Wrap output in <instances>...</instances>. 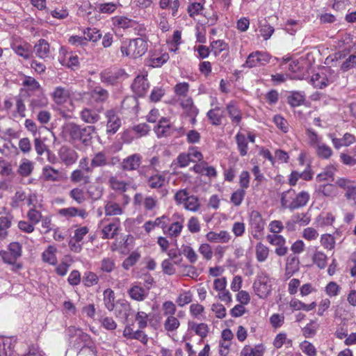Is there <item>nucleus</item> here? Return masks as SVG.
I'll use <instances>...</instances> for the list:
<instances>
[{
  "mask_svg": "<svg viewBox=\"0 0 356 356\" xmlns=\"http://www.w3.org/2000/svg\"><path fill=\"white\" fill-rule=\"evenodd\" d=\"M169 55L167 53H163L157 57L152 55L149 58V65L153 67H159L165 63L169 60Z\"/></svg>",
  "mask_w": 356,
  "mask_h": 356,
  "instance_id": "obj_56",
  "label": "nucleus"
},
{
  "mask_svg": "<svg viewBox=\"0 0 356 356\" xmlns=\"http://www.w3.org/2000/svg\"><path fill=\"white\" fill-rule=\"evenodd\" d=\"M188 325L189 327L201 338H204L207 336L209 332V327L206 323H201L197 324L195 323L191 322L188 323Z\"/></svg>",
  "mask_w": 356,
  "mask_h": 356,
  "instance_id": "obj_46",
  "label": "nucleus"
},
{
  "mask_svg": "<svg viewBox=\"0 0 356 356\" xmlns=\"http://www.w3.org/2000/svg\"><path fill=\"white\" fill-rule=\"evenodd\" d=\"M245 196V190L242 188H238L232 194L230 201L234 206L238 207L241 204Z\"/></svg>",
  "mask_w": 356,
  "mask_h": 356,
  "instance_id": "obj_63",
  "label": "nucleus"
},
{
  "mask_svg": "<svg viewBox=\"0 0 356 356\" xmlns=\"http://www.w3.org/2000/svg\"><path fill=\"white\" fill-rule=\"evenodd\" d=\"M301 24L299 21L295 19H289L284 25V30L289 34L293 35L298 29L301 28Z\"/></svg>",
  "mask_w": 356,
  "mask_h": 356,
  "instance_id": "obj_60",
  "label": "nucleus"
},
{
  "mask_svg": "<svg viewBox=\"0 0 356 356\" xmlns=\"http://www.w3.org/2000/svg\"><path fill=\"white\" fill-rule=\"evenodd\" d=\"M329 136L336 149H339L343 146H349L355 141V136L349 133H346L341 138H334L332 134Z\"/></svg>",
  "mask_w": 356,
  "mask_h": 356,
  "instance_id": "obj_29",
  "label": "nucleus"
},
{
  "mask_svg": "<svg viewBox=\"0 0 356 356\" xmlns=\"http://www.w3.org/2000/svg\"><path fill=\"white\" fill-rule=\"evenodd\" d=\"M193 295L190 291H184L179 293L176 302L179 307H184L192 302Z\"/></svg>",
  "mask_w": 356,
  "mask_h": 356,
  "instance_id": "obj_64",
  "label": "nucleus"
},
{
  "mask_svg": "<svg viewBox=\"0 0 356 356\" xmlns=\"http://www.w3.org/2000/svg\"><path fill=\"white\" fill-rule=\"evenodd\" d=\"M253 287L260 298H266L271 291V285L268 283V277L266 275L259 277L254 282Z\"/></svg>",
  "mask_w": 356,
  "mask_h": 356,
  "instance_id": "obj_12",
  "label": "nucleus"
},
{
  "mask_svg": "<svg viewBox=\"0 0 356 356\" xmlns=\"http://www.w3.org/2000/svg\"><path fill=\"white\" fill-rule=\"evenodd\" d=\"M179 326L180 322L175 316H167L163 323L164 329L168 332H174L177 331Z\"/></svg>",
  "mask_w": 356,
  "mask_h": 356,
  "instance_id": "obj_43",
  "label": "nucleus"
},
{
  "mask_svg": "<svg viewBox=\"0 0 356 356\" xmlns=\"http://www.w3.org/2000/svg\"><path fill=\"white\" fill-rule=\"evenodd\" d=\"M337 79V74L330 68H326L323 72L314 74L311 82L315 88H323L332 83Z\"/></svg>",
  "mask_w": 356,
  "mask_h": 356,
  "instance_id": "obj_3",
  "label": "nucleus"
},
{
  "mask_svg": "<svg viewBox=\"0 0 356 356\" xmlns=\"http://www.w3.org/2000/svg\"><path fill=\"white\" fill-rule=\"evenodd\" d=\"M69 196L74 200L78 204H81L86 201V196L83 188L76 187L72 188L69 192Z\"/></svg>",
  "mask_w": 356,
  "mask_h": 356,
  "instance_id": "obj_44",
  "label": "nucleus"
},
{
  "mask_svg": "<svg viewBox=\"0 0 356 356\" xmlns=\"http://www.w3.org/2000/svg\"><path fill=\"white\" fill-rule=\"evenodd\" d=\"M42 175L43 179L48 181H58L61 179L60 172L50 165L43 167Z\"/></svg>",
  "mask_w": 356,
  "mask_h": 356,
  "instance_id": "obj_26",
  "label": "nucleus"
},
{
  "mask_svg": "<svg viewBox=\"0 0 356 356\" xmlns=\"http://www.w3.org/2000/svg\"><path fill=\"white\" fill-rule=\"evenodd\" d=\"M184 207L188 211L195 212L199 210L200 204L199 199L195 195H190L184 204Z\"/></svg>",
  "mask_w": 356,
  "mask_h": 356,
  "instance_id": "obj_57",
  "label": "nucleus"
},
{
  "mask_svg": "<svg viewBox=\"0 0 356 356\" xmlns=\"http://www.w3.org/2000/svg\"><path fill=\"white\" fill-rule=\"evenodd\" d=\"M58 159L66 166H70L76 163L79 154L73 148L63 145L58 152Z\"/></svg>",
  "mask_w": 356,
  "mask_h": 356,
  "instance_id": "obj_8",
  "label": "nucleus"
},
{
  "mask_svg": "<svg viewBox=\"0 0 356 356\" xmlns=\"http://www.w3.org/2000/svg\"><path fill=\"white\" fill-rule=\"evenodd\" d=\"M318 194L324 197H334L337 195V191L334 186L331 184L320 185L317 189Z\"/></svg>",
  "mask_w": 356,
  "mask_h": 356,
  "instance_id": "obj_50",
  "label": "nucleus"
},
{
  "mask_svg": "<svg viewBox=\"0 0 356 356\" xmlns=\"http://www.w3.org/2000/svg\"><path fill=\"white\" fill-rule=\"evenodd\" d=\"M104 208L106 216H120L124 212V207L114 200L106 201Z\"/></svg>",
  "mask_w": 356,
  "mask_h": 356,
  "instance_id": "obj_22",
  "label": "nucleus"
},
{
  "mask_svg": "<svg viewBox=\"0 0 356 356\" xmlns=\"http://www.w3.org/2000/svg\"><path fill=\"white\" fill-rule=\"evenodd\" d=\"M33 170V163L32 161L24 159L22 160L18 169L17 173L22 177H28L29 176Z\"/></svg>",
  "mask_w": 356,
  "mask_h": 356,
  "instance_id": "obj_42",
  "label": "nucleus"
},
{
  "mask_svg": "<svg viewBox=\"0 0 356 356\" xmlns=\"http://www.w3.org/2000/svg\"><path fill=\"white\" fill-rule=\"evenodd\" d=\"M31 45L24 43V44H14L12 48L18 56L24 59H29L32 56Z\"/></svg>",
  "mask_w": 356,
  "mask_h": 356,
  "instance_id": "obj_37",
  "label": "nucleus"
},
{
  "mask_svg": "<svg viewBox=\"0 0 356 356\" xmlns=\"http://www.w3.org/2000/svg\"><path fill=\"white\" fill-rule=\"evenodd\" d=\"M315 149L318 156L321 159H327L332 155V150L330 147L323 143Z\"/></svg>",
  "mask_w": 356,
  "mask_h": 356,
  "instance_id": "obj_59",
  "label": "nucleus"
},
{
  "mask_svg": "<svg viewBox=\"0 0 356 356\" xmlns=\"http://www.w3.org/2000/svg\"><path fill=\"white\" fill-rule=\"evenodd\" d=\"M226 111L233 124L238 125L242 120V113L236 102L232 101L226 105Z\"/></svg>",
  "mask_w": 356,
  "mask_h": 356,
  "instance_id": "obj_18",
  "label": "nucleus"
},
{
  "mask_svg": "<svg viewBox=\"0 0 356 356\" xmlns=\"http://www.w3.org/2000/svg\"><path fill=\"white\" fill-rule=\"evenodd\" d=\"M299 259L297 257L290 255L288 257L285 268V280L289 279L293 275L299 270Z\"/></svg>",
  "mask_w": 356,
  "mask_h": 356,
  "instance_id": "obj_21",
  "label": "nucleus"
},
{
  "mask_svg": "<svg viewBox=\"0 0 356 356\" xmlns=\"http://www.w3.org/2000/svg\"><path fill=\"white\" fill-rule=\"evenodd\" d=\"M238 150L241 156H244L248 152V143L245 136L238 132L235 136Z\"/></svg>",
  "mask_w": 356,
  "mask_h": 356,
  "instance_id": "obj_35",
  "label": "nucleus"
},
{
  "mask_svg": "<svg viewBox=\"0 0 356 356\" xmlns=\"http://www.w3.org/2000/svg\"><path fill=\"white\" fill-rule=\"evenodd\" d=\"M0 256L5 263L13 265L16 270L20 269L22 268L21 264H16L17 260V257L13 256V254H12L8 250L0 251Z\"/></svg>",
  "mask_w": 356,
  "mask_h": 356,
  "instance_id": "obj_54",
  "label": "nucleus"
},
{
  "mask_svg": "<svg viewBox=\"0 0 356 356\" xmlns=\"http://www.w3.org/2000/svg\"><path fill=\"white\" fill-rule=\"evenodd\" d=\"M95 131V127L92 125L81 127L80 138L78 140H81L84 145H88L92 138V134Z\"/></svg>",
  "mask_w": 356,
  "mask_h": 356,
  "instance_id": "obj_39",
  "label": "nucleus"
},
{
  "mask_svg": "<svg viewBox=\"0 0 356 356\" xmlns=\"http://www.w3.org/2000/svg\"><path fill=\"white\" fill-rule=\"evenodd\" d=\"M318 328V325L314 321H311L302 329V334L305 338H312L316 334Z\"/></svg>",
  "mask_w": 356,
  "mask_h": 356,
  "instance_id": "obj_58",
  "label": "nucleus"
},
{
  "mask_svg": "<svg viewBox=\"0 0 356 356\" xmlns=\"http://www.w3.org/2000/svg\"><path fill=\"white\" fill-rule=\"evenodd\" d=\"M115 268V259L111 257H104L99 263V269L103 273H111Z\"/></svg>",
  "mask_w": 356,
  "mask_h": 356,
  "instance_id": "obj_45",
  "label": "nucleus"
},
{
  "mask_svg": "<svg viewBox=\"0 0 356 356\" xmlns=\"http://www.w3.org/2000/svg\"><path fill=\"white\" fill-rule=\"evenodd\" d=\"M174 130H176V127L170 124L168 119L165 118H162L154 128V131L158 138L172 136L174 134Z\"/></svg>",
  "mask_w": 356,
  "mask_h": 356,
  "instance_id": "obj_14",
  "label": "nucleus"
},
{
  "mask_svg": "<svg viewBox=\"0 0 356 356\" xmlns=\"http://www.w3.org/2000/svg\"><path fill=\"white\" fill-rule=\"evenodd\" d=\"M103 300L105 307L109 310L113 311L115 307V293L111 289H106L103 293Z\"/></svg>",
  "mask_w": 356,
  "mask_h": 356,
  "instance_id": "obj_41",
  "label": "nucleus"
},
{
  "mask_svg": "<svg viewBox=\"0 0 356 356\" xmlns=\"http://www.w3.org/2000/svg\"><path fill=\"white\" fill-rule=\"evenodd\" d=\"M165 182V177L161 175L151 176L147 179L148 186L153 189L161 188L164 185Z\"/></svg>",
  "mask_w": 356,
  "mask_h": 356,
  "instance_id": "obj_52",
  "label": "nucleus"
},
{
  "mask_svg": "<svg viewBox=\"0 0 356 356\" xmlns=\"http://www.w3.org/2000/svg\"><path fill=\"white\" fill-rule=\"evenodd\" d=\"M211 51L215 56H218L222 51L229 49V45L222 40H213L210 44Z\"/></svg>",
  "mask_w": 356,
  "mask_h": 356,
  "instance_id": "obj_49",
  "label": "nucleus"
},
{
  "mask_svg": "<svg viewBox=\"0 0 356 356\" xmlns=\"http://www.w3.org/2000/svg\"><path fill=\"white\" fill-rule=\"evenodd\" d=\"M34 52L41 59L49 58L50 56L49 42L44 39H40L34 46Z\"/></svg>",
  "mask_w": 356,
  "mask_h": 356,
  "instance_id": "obj_20",
  "label": "nucleus"
},
{
  "mask_svg": "<svg viewBox=\"0 0 356 356\" xmlns=\"http://www.w3.org/2000/svg\"><path fill=\"white\" fill-rule=\"evenodd\" d=\"M48 104L47 97L41 94L30 100L29 107L33 112L45 107Z\"/></svg>",
  "mask_w": 356,
  "mask_h": 356,
  "instance_id": "obj_32",
  "label": "nucleus"
},
{
  "mask_svg": "<svg viewBox=\"0 0 356 356\" xmlns=\"http://www.w3.org/2000/svg\"><path fill=\"white\" fill-rule=\"evenodd\" d=\"M270 56L266 51H256L250 54L243 66L249 68L262 66L270 62Z\"/></svg>",
  "mask_w": 356,
  "mask_h": 356,
  "instance_id": "obj_6",
  "label": "nucleus"
},
{
  "mask_svg": "<svg viewBox=\"0 0 356 356\" xmlns=\"http://www.w3.org/2000/svg\"><path fill=\"white\" fill-rule=\"evenodd\" d=\"M71 95L70 90L65 87L57 86L51 94L54 102L58 105L66 103Z\"/></svg>",
  "mask_w": 356,
  "mask_h": 356,
  "instance_id": "obj_17",
  "label": "nucleus"
},
{
  "mask_svg": "<svg viewBox=\"0 0 356 356\" xmlns=\"http://www.w3.org/2000/svg\"><path fill=\"white\" fill-rule=\"evenodd\" d=\"M120 220L115 219L112 222L104 227L102 229L103 238H113L117 234L119 229Z\"/></svg>",
  "mask_w": 356,
  "mask_h": 356,
  "instance_id": "obj_30",
  "label": "nucleus"
},
{
  "mask_svg": "<svg viewBox=\"0 0 356 356\" xmlns=\"http://www.w3.org/2000/svg\"><path fill=\"white\" fill-rule=\"evenodd\" d=\"M57 248L54 245H49L42 252V260L50 265H56L57 264Z\"/></svg>",
  "mask_w": 356,
  "mask_h": 356,
  "instance_id": "obj_31",
  "label": "nucleus"
},
{
  "mask_svg": "<svg viewBox=\"0 0 356 356\" xmlns=\"http://www.w3.org/2000/svg\"><path fill=\"white\" fill-rule=\"evenodd\" d=\"M316 306V303L315 302H312L309 305H307L297 299L292 300L290 302V307L296 310H304L306 312H309L314 309Z\"/></svg>",
  "mask_w": 356,
  "mask_h": 356,
  "instance_id": "obj_51",
  "label": "nucleus"
},
{
  "mask_svg": "<svg viewBox=\"0 0 356 356\" xmlns=\"http://www.w3.org/2000/svg\"><path fill=\"white\" fill-rule=\"evenodd\" d=\"M128 294L134 300L141 302L147 298L149 294L147 289L139 286L133 285L129 290Z\"/></svg>",
  "mask_w": 356,
  "mask_h": 356,
  "instance_id": "obj_24",
  "label": "nucleus"
},
{
  "mask_svg": "<svg viewBox=\"0 0 356 356\" xmlns=\"http://www.w3.org/2000/svg\"><path fill=\"white\" fill-rule=\"evenodd\" d=\"M309 197V194L306 191H301L295 196V191L289 190L282 193L281 204L284 208L295 210L305 206Z\"/></svg>",
  "mask_w": 356,
  "mask_h": 356,
  "instance_id": "obj_1",
  "label": "nucleus"
},
{
  "mask_svg": "<svg viewBox=\"0 0 356 356\" xmlns=\"http://www.w3.org/2000/svg\"><path fill=\"white\" fill-rule=\"evenodd\" d=\"M22 85L31 91H42L40 84L35 79L26 76L22 81Z\"/></svg>",
  "mask_w": 356,
  "mask_h": 356,
  "instance_id": "obj_53",
  "label": "nucleus"
},
{
  "mask_svg": "<svg viewBox=\"0 0 356 356\" xmlns=\"http://www.w3.org/2000/svg\"><path fill=\"white\" fill-rule=\"evenodd\" d=\"M320 243L324 249L332 250L335 248L336 240L332 234H323L321 236Z\"/></svg>",
  "mask_w": 356,
  "mask_h": 356,
  "instance_id": "obj_47",
  "label": "nucleus"
},
{
  "mask_svg": "<svg viewBox=\"0 0 356 356\" xmlns=\"http://www.w3.org/2000/svg\"><path fill=\"white\" fill-rule=\"evenodd\" d=\"M285 345L286 348H291L293 346V341L287 338V335L284 332L277 334L273 341V346L275 348L279 349Z\"/></svg>",
  "mask_w": 356,
  "mask_h": 356,
  "instance_id": "obj_38",
  "label": "nucleus"
},
{
  "mask_svg": "<svg viewBox=\"0 0 356 356\" xmlns=\"http://www.w3.org/2000/svg\"><path fill=\"white\" fill-rule=\"evenodd\" d=\"M89 174L90 172L84 170L76 169L71 172L70 179L74 184L82 183L86 185L90 183L91 177Z\"/></svg>",
  "mask_w": 356,
  "mask_h": 356,
  "instance_id": "obj_23",
  "label": "nucleus"
},
{
  "mask_svg": "<svg viewBox=\"0 0 356 356\" xmlns=\"http://www.w3.org/2000/svg\"><path fill=\"white\" fill-rule=\"evenodd\" d=\"M327 257L321 250H318L317 247L314 248V253L312 257V262L320 269H324L327 264Z\"/></svg>",
  "mask_w": 356,
  "mask_h": 356,
  "instance_id": "obj_28",
  "label": "nucleus"
},
{
  "mask_svg": "<svg viewBox=\"0 0 356 356\" xmlns=\"http://www.w3.org/2000/svg\"><path fill=\"white\" fill-rule=\"evenodd\" d=\"M134 206L143 205L147 211H152L157 207L158 200L156 196H145L141 193H137L134 196Z\"/></svg>",
  "mask_w": 356,
  "mask_h": 356,
  "instance_id": "obj_9",
  "label": "nucleus"
},
{
  "mask_svg": "<svg viewBox=\"0 0 356 356\" xmlns=\"http://www.w3.org/2000/svg\"><path fill=\"white\" fill-rule=\"evenodd\" d=\"M143 157L140 154L136 153L128 156L122 162V169L126 171L137 170L142 162Z\"/></svg>",
  "mask_w": 356,
  "mask_h": 356,
  "instance_id": "obj_16",
  "label": "nucleus"
},
{
  "mask_svg": "<svg viewBox=\"0 0 356 356\" xmlns=\"http://www.w3.org/2000/svg\"><path fill=\"white\" fill-rule=\"evenodd\" d=\"M58 213L66 218H73L79 216L81 218H85L87 216V212L83 209H79L76 207H71L68 208L60 209Z\"/></svg>",
  "mask_w": 356,
  "mask_h": 356,
  "instance_id": "obj_27",
  "label": "nucleus"
},
{
  "mask_svg": "<svg viewBox=\"0 0 356 356\" xmlns=\"http://www.w3.org/2000/svg\"><path fill=\"white\" fill-rule=\"evenodd\" d=\"M336 184L346 190L345 197L347 200H352L356 204V185L354 181L346 178H339Z\"/></svg>",
  "mask_w": 356,
  "mask_h": 356,
  "instance_id": "obj_10",
  "label": "nucleus"
},
{
  "mask_svg": "<svg viewBox=\"0 0 356 356\" xmlns=\"http://www.w3.org/2000/svg\"><path fill=\"white\" fill-rule=\"evenodd\" d=\"M148 49V44L143 38H138L124 42L120 51L124 56L136 58L144 55Z\"/></svg>",
  "mask_w": 356,
  "mask_h": 356,
  "instance_id": "obj_2",
  "label": "nucleus"
},
{
  "mask_svg": "<svg viewBox=\"0 0 356 356\" xmlns=\"http://www.w3.org/2000/svg\"><path fill=\"white\" fill-rule=\"evenodd\" d=\"M207 116L213 125L218 126L222 122L223 112L220 110V107H216L209 110L207 113Z\"/></svg>",
  "mask_w": 356,
  "mask_h": 356,
  "instance_id": "obj_40",
  "label": "nucleus"
},
{
  "mask_svg": "<svg viewBox=\"0 0 356 356\" xmlns=\"http://www.w3.org/2000/svg\"><path fill=\"white\" fill-rule=\"evenodd\" d=\"M149 88V83L147 76L144 75L137 76L131 84L133 92L138 97H143L147 93Z\"/></svg>",
  "mask_w": 356,
  "mask_h": 356,
  "instance_id": "obj_13",
  "label": "nucleus"
},
{
  "mask_svg": "<svg viewBox=\"0 0 356 356\" xmlns=\"http://www.w3.org/2000/svg\"><path fill=\"white\" fill-rule=\"evenodd\" d=\"M206 238L211 243H227L231 236L227 231L222 230L219 233L209 232L207 234Z\"/></svg>",
  "mask_w": 356,
  "mask_h": 356,
  "instance_id": "obj_25",
  "label": "nucleus"
},
{
  "mask_svg": "<svg viewBox=\"0 0 356 356\" xmlns=\"http://www.w3.org/2000/svg\"><path fill=\"white\" fill-rule=\"evenodd\" d=\"M108 183L111 188L115 191L124 192L127 190V184L124 181L119 180L116 177L111 176Z\"/></svg>",
  "mask_w": 356,
  "mask_h": 356,
  "instance_id": "obj_62",
  "label": "nucleus"
},
{
  "mask_svg": "<svg viewBox=\"0 0 356 356\" xmlns=\"http://www.w3.org/2000/svg\"><path fill=\"white\" fill-rule=\"evenodd\" d=\"M250 231L253 238L259 239L263 232L265 226V221L261 214L256 210L252 211L249 214Z\"/></svg>",
  "mask_w": 356,
  "mask_h": 356,
  "instance_id": "obj_4",
  "label": "nucleus"
},
{
  "mask_svg": "<svg viewBox=\"0 0 356 356\" xmlns=\"http://www.w3.org/2000/svg\"><path fill=\"white\" fill-rule=\"evenodd\" d=\"M264 351V346L261 344L254 347L247 345L241 350L240 356H263Z\"/></svg>",
  "mask_w": 356,
  "mask_h": 356,
  "instance_id": "obj_34",
  "label": "nucleus"
},
{
  "mask_svg": "<svg viewBox=\"0 0 356 356\" xmlns=\"http://www.w3.org/2000/svg\"><path fill=\"white\" fill-rule=\"evenodd\" d=\"M120 161L117 156L108 158L107 154L104 151L95 153L91 159V165L95 168L104 167L106 165H115Z\"/></svg>",
  "mask_w": 356,
  "mask_h": 356,
  "instance_id": "obj_7",
  "label": "nucleus"
},
{
  "mask_svg": "<svg viewBox=\"0 0 356 356\" xmlns=\"http://www.w3.org/2000/svg\"><path fill=\"white\" fill-rule=\"evenodd\" d=\"M83 348H88L94 355H97V347L89 334L82 335Z\"/></svg>",
  "mask_w": 356,
  "mask_h": 356,
  "instance_id": "obj_61",
  "label": "nucleus"
},
{
  "mask_svg": "<svg viewBox=\"0 0 356 356\" xmlns=\"http://www.w3.org/2000/svg\"><path fill=\"white\" fill-rule=\"evenodd\" d=\"M91 97L96 102H105L108 97L109 93L108 90L103 88L101 86H96L90 93Z\"/></svg>",
  "mask_w": 356,
  "mask_h": 356,
  "instance_id": "obj_33",
  "label": "nucleus"
},
{
  "mask_svg": "<svg viewBox=\"0 0 356 356\" xmlns=\"http://www.w3.org/2000/svg\"><path fill=\"white\" fill-rule=\"evenodd\" d=\"M83 283L86 287H90L97 284L99 282L98 275L92 271H86L83 276Z\"/></svg>",
  "mask_w": 356,
  "mask_h": 356,
  "instance_id": "obj_55",
  "label": "nucleus"
},
{
  "mask_svg": "<svg viewBox=\"0 0 356 356\" xmlns=\"http://www.w3.org/2000/svg\"><path fill=\"white\" fill-rule=\"evenodd\" d=\"M83 34L86 35L85 38L86 42L90 41L92 42H98L102 37V34L99 29L93 27H88L83 30Z\"/></svg>",
  "mask_w": 356,
  "mask_h": 356,
  "instance_id": "obj_36",
  "label": "nucleus"
},
{
  "mask_svg": "<svg viewBox=\"0 0 356 356\" xmlns=\"http://www.w3.org/2000/svg\"><path fill=\"white\" fill-rule=\"evenodd\" d=\"M15 343L13 337H0V356H13Z\"/></svg>",
  "mask_w": 356,
  "mask_h": 356,
  "instance_id": "obj_19",
  "label": "nucleus"
},
{
  "mask_svg": "<svg viewBox=\"0 0 356 356\" xmlns=\"http://www.w3.org/2000/svg\"><path fill=\"white\" fill-rule=\"evenodd\" d=\"M105 116L107 119L106 132L108 134H115L120 127L122 122L120 117L113 109L106 111Z\"/></svg>",
  "mask_w": 356,
  "mask_h": 356,
  "instance_id": "obj_11",
  "label": "nucleus"
},
{
  "mask_svg": "<svg viewBox=\"0 0 356 356\" xmlns=\"http://www.w3.org/2000/svg\"><path fill=\"white\" fill-rule=\"evenodd\" d=\"M255 254L257 260L259 262L265 261L269 254V249L261 243H258L255 248Z\"/></svg>",
  "mask_w": 356,
  "mask_h": 356,
  "instance_id": "obj_48",
  "label": "nucleus"
},
{
  "mask_svg": "<svg viewBox=\"0 0 356 356\" xmlns=\"http://www.w3.org/2000/svg\"><path fill=\"white\" fill-rule=\"evenodd\" d=\"M103 108L100 107L97 109L90 108H84L80 112L81 119L88 124H95L100 120L99 113L102 111Z\"/></svg>",
  "mask_w": 356,
  "mask_h": 356,
  "instance_id": "obj_15",
  "label": "nucleus"
},
{
  "mask_svg": "<svg viewBox=\"0 0 356 356\" xmlns=\"http://www.w3.org/2000/svg\"><path fill=\"white\" fill-rule=\"evenodd\" d=\"M126 76L127 74L123 70L116 68H107L99 74L102 83L111 86L116 84Z\"/></svg>",
  "mask_w": 356,
  "mask_h": 356,
  "instance_id": "obj_5",
  "label": "nucleus"
}]
</instances>
